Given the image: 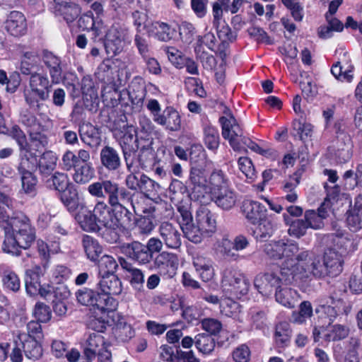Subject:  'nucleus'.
<instances>
[{
    "instance_id": "obj_29",
    "label": "nucleus",
    "mask_w": 362,
    "mask_h": 362,
    "mask_svg": "<svg viewBox=\"0 0 362 362\" xmlns=\"http://www.w3.org/2000/svg\"><path fill=\"white\" fill-rule=\"evenodd\" d=\"M127 204H121L112 206V227L125 228L131 226L134 216L131 211L127 207Z\"/></svg>"
},
{
    "instance_id": "obj_40",
    "label": "nucleus",
    "mask_w": 362,
    "mask_h": 362,
    "mask_svg": "<svg viewBox=\"0 0 362 362\" xmlns=\"http://www.w3.org/2000/svg\"><path fill=\"white\" fill-rule=\"evenodd\" d=\"M284 220L287 225H289L288 233L291 236L297 238L305 235L309 228L305 218L291 220L288 216L284 215Z\"/></svg>"
},
{
    "instance_id": "obj_43",
    "label": "nucleus",
    "mask_w": 362,
    "mask_h": 362,
    "mask_svg": "<svg viewBox=\"0 0 362 362\" xmlns=\"http://www.w3.org/2000/svg\"><path fill=\"white\" fill-rule=\"evenodd\" d=\"M297 293L291 288L280 287L276 291L275 298L280 304L287 308H293L296 305Z\"/></svg>"
},
{
    "instance_id": "obj_58",
    "label": "nucleus",
    "mask_w": 362,
    "mask_h": 362,
    "mask_svg": "<svg viewBox=\"0 0 362 362\" xmlns=\"http://www.w3.org/2000/svg\"><path fill=\"white\" fill-rule=\"evenodd\" d=\"M312 314L313 308L311 303L309 301H303L300 305L299 311L293 313L292 320L294 322L301 324L304 322L306 319L310 317Z\"/></svg>"
},
{
    "instance_id": "obj_25",
    "label": "nucleus",
    "mask_w": 362,
    "mask_h": 362,
    "mask_svg": "<svg viewBox=\"0 0 362 362\" xmlns=\"http://www.w3.org/2000/svg\"><path fill=\"white\" fill-rule=\"evenodd\" d=\"M45 272V263L43 267L35 266L26 271L25 276V289L30 296L37 295V291L42 284V278Z\"/></svg>"
},
{
    "instance_id": "obj_13",
    "label": "nucleus",
    "mask_w": 362,
    "mask_h": 362,
    "mask_svg": "<svg viewBox=\"0 0 362 362\" xmlns=\"http://www.w3.org/2000/svg\"><path fill=\"white\" fill-rule=\"evenodd\" d=\"M163 243L169 249L177 250L182 245L181 233L179 228L168 221L162 222L158 228Z\"/></svg>"
},
{
    "instance_id": "obj_21",
    "label": "nucleus",
    "mask_w": 362,
    "mask_h": 362,
    "mask_svg": "<svg viewBox=\"0 0 362 362\" xmlns=\"http://www.w3.org/2000/svg\"><path fill=\"white\" fill-rule=\"evenodd\" d=\"M97 286L103 298L110 297V295H119L122 291V281L115 274L100 277Z\"/></svg>"
},
{
    "instance_id": "obj_17",
    "label": "nucleus",
    "mask_w": 362,
    "mask_h": 362,
    "mask_svg": "<svg viewBox=\"0 0 362 362\" xmlns=\"http://www.w3.org/2000/svg\"><path fill=\"white\" fill-rule=\"evenodd\" d=\"M352 144L348 134H342L340 139H337L334 144L329 147L330 153L339 163H346L351 157Z\"/></svg>"
},
{
    "instance_id": "obj_62",
    "label": "nucleus",
    "mask_w": 362,
    "mask_h": 362,
    "mask_svg": "<svg viewBox=\"0 0 362 362\" xmlns=\"http://www.w3.org/2000/svg\"><path fill=\"white\" fill-rule=\"evenodd\" d=\"M33 314L37 320L40 322H47L52 317L50 308L43 303L35 304Z\"/></svg>"
},
{
    "instance_id": "obj_56",
    "label": "nucleus",
    "mask_w": 362,
    "mask_h": 362,
    "mask_svg": "<svg viewBox=\"0 0 362 362\" xmlns=\"http://www.w3.org/2000/svg\"><path fill=\"white\" fill-rule=\"evenodd\" d=\"M349 333V329L342 325H334L331 327L329 333L325 334L324 338L327 341H336L345 339Z\"/></svg>"
},
{
    "instance_id": "obj_34",
    "label": "nucleus",
    "mask_w": 362,
    "mask_h": 362,
    "mask_svg": "<svg viewBox=\"0 0 362 362\" xmlns=\"http://www.w3.org/2000/svg\"><path fill=\"white\" fill-rule=\"evenodd\" d=\"M112 207H111L107 202L103 199H98L95 204L93 212L99 224L103 226H111L112 221H111Z\"/></svg>"
},
{
    "instance_id": "obj_26",
    "label": "nucleus",
    "mask_w": 362,
    "mask_h": 362,
    "mask_svg": "<svg viewBox=\"0 0 362 362\" xmlns=\"http://www.w3.org/2000/svg\"><path fill=\"white\" fill-rule=\"evenodd\" d=\"M196 221L206 235H210L216 230V221L214 214L206 207H200L196 213Z\"/></svg>"
},
{
    "instance_id": "obj_27",
    "label": "nucleus",
    "mask_w": 362,
    "mask_h": 362,
    "mask_svg": "<svg viewBox=\"0 0 362 362\" xmlns=\"http://www.w3.org/2000/svg\"><path fill=\"white\" fill-rule=\"evenodd\" d=\"M79 136L81 141L92 148H97L101 142L98 128L90 122H84L79 126Z\"/></svg>"
},
{
    "instance_id": "obj_6",
    "label": "nucleus",
    "mask_w": 362,
    "mask_h": 362,
    "mask_svg": "<svg viewBox=\"0 0 362 362\" xmlns=\"http://www.w3.org/2000/svg\"><path fill=\"white\" fill-rule=\"evenodd\" d=\"M122 134L119 139V144L122 151L127 169L128 171H132L136 163V153L143 139L141 138L139 139L136 128L133 125L127 126Z\"/></svg>"
},
{
    "instance_id": "obj_23",
    "label": "nucleus",
    "mask_w": 362,
    "mask_h": 362,
    "mask_svg": "<svg viewBox=\"0 0 362 362\" xmlns=\"http://www.w3.org/2000/svg\"><path fill=\"white\" fill-rule=\"evenodd\" d=\"M242 211L247 221L253 225H256L259 220L267 216L265 206L259 202L252 200L243 202Z\"/></svg>"
},
{
    "instance_id": "obj_24",
    "label": "nucleus",
    "mask_w": 362,
    "mask_h": 362,
    "mask_svg": "<svg viewBox=\"0 0 362 362\" xmlns=\"http://www.w3.org/2000/svg\"><path fill=\"white\" fill-rule=\"evenodd\" d=\"M101 165L108 171L115 172L122 166L119 152L110 146H105L100 152Z\"/></svg>"
},
{
    "instance_id": "obj_53",
    "label": "nucleus",
    "mask_w": 362,
    "mask_h": 362,
    "mask_svg": "<svg viewBox=\"0 0 362 362\" xmlns=\"http://www.w3.org/2000/svg\"><path fill=\"white\" fill-rule=\"evenodd\" d=\"M204 141L209 149L211 151L217 149L219 146V134L218 130L211 126L204 127Z\"/></svg>"
},
{
    "instance_id": "obj_1",
    "label": "nucleus",
    "mask_w": 362,
    "mask_h": 362,
    "mask_svg": "<svg viewBox=\"0 0 362 362\" xmlns=\"http://www.w3.org/2000/svg\"><path fill=\"white\" fill-rule=\"evenodd\" d=\"M296 259L300 278L334 277L342 271L340 255L332 250H326L322 257L315 255L310 251H302L296 256Z\"/></svg>"
},
{
    "instance_id": "obj_38",
    "label": "nucleus",
    "mask_w": 362,
    "mask_h": 362,
    "mask_svg": "<svg viewBox=\"0 0 362 362\" xmlns=\"http://www.w3.org/2000/svg\"><path fill=\"white\" fill-rule=\"evenodd\" d=\"M39 55L35 51L24 52L21 58L20 71L23 75L31 76L35 71V68L37 66Z\"/></svg>"
},
{
    "instance_id": "obj_64",
    "label": "nucleus",
    "mask_w": 362,
    "mask_h": 362,
    "mask_svg": "<svg viewBox=\"0 0 362 362\" xmlns=\"http://www.w3.org/2000/svg\"><path fill=\"white\" fill-rule=\"evenodd\" d=\"M250 356V349L246 344L238 346L232 353V356L235 362H249Z\"/></svg>"
},
{
    "instance_id": "obj_57",
    "label": "nucleus",
    "mask_w": 362,
    "mask_h": 362,
    "mask_svg": "<svg viewBox=\"0 0 362 362\" xmlns=\"http://www.w3.org/2000/svg\"><path fill=\"white\" fill-rule=\"evenodd\" d=\"M20 122L26 127L28 133L35 129L38 130L40 127H44L37 117L28 110L21 113Z\"/></svg>"
},
{
    "instance_id": "obj_11",
    "label": "nucleus",
    "mask_w": 362,
    "mask_h": 362,
    "mask_svg": "<svg viewBox=\"0 0 362 362\" xmlns=\"http://www.w3.org/2000/svg\"><path fill=\"white\" fill-rule=\"evenodd\" d=\"M35 167L27 157L22 158L18 166V173L21 175L22 189L25 194H31L35 191L37 180L32 173Z\"/></svg>"
},
{
    "instance_id": "obj_22",
    "label": "nucleus",
    "mask_w": 362,
    "mask_h": 362,
    "mask_svg": "<svg viewBox=\"0 0 362 362\" xmlns=\"http://www.w3.org/2000/svg\"><path fill=\"white\" fill-rule=\"evenodd\" d=\"M327 238L329 241V247L327 250H332L340 255L342 264L343 255L347 252L349 246L352 244L351 240L340 229H337L335 233L329 234Z\"/></svg>"
},
{
    "instance_id": "obj_41",
    "label": "nucleus",
    "mask_w": 362,
    "mask_h": 362,
    "mask_svg": "<svg viewBox=\"0 0 362 362\" xmlns=\"http://www.w3.org/2000/svg\"><path fill=\"white\" fill-rule=\"evenodd\" d=\"M53 11L55 16H62L67 23H70L79 16L81 8L78 4L71 1Z\"/></svg>"
},
{
    "instance_id": "obj_8",
    "label": "nucleus",
    "mask_w": 362,
    "mask_h": 362,
    "mask_svg": "<svg viewBox=\"0 0 362 362\" xmlns=\"http://www.w3.org/2000/svg\"><path fill=\"white\" fill-rule=\"evenodd\" d=\"M15 233L21 247L28 249L35 240V228L32 227L30 219L25 216L11 218L8 223Z\"/></svg>"
},
{
    "instance_id": "obj_28",
    "label": "nucleus",
    "mask_w": 362,
    "mask_h": 362,
    "mask_svg": "<svg viewBox=\"0 0 362 362\" xmlns=\"http://www.w3.org/2000/svg\"><path fill=\"white\" fill-rule=\"evenodd\" d=\"M107 344L100 334L95 332L90 334L84 344V356L87 361H92L96 356V353Z\"/></svg>"
},
{
    "instance_id": "obj_44",
    "label": "nucleus",
    "mask_w": 362,
    "mask_h": 362,
    "mask_svg": "<svg viewBox=\"0 0 362 362\" xmlns=\"http://www.w3.org/2000/svg\"><path fill=\"white\" fill-rule=\"evenodd\" d=\"M180 228L182 230L185 238L194 243H201L202 237L204 234H205L204 232L201 230L199 225H194L193 220L186 223H182Z\"/></svg>"
},
{
    "instance_id": "obj_20",
    "label": "nucleus",
    "mask_w": 362,
    "mask_h": 362,
    "mask_svg": "<svg viewBox=\"0 0 362 362\" xmlns=\"http://www.w3.org/2000/svg\"><path fill=\"white\" fill-rule=\"evenodd\" d=\"M156 123L165 127L170 132H177L181 129V118L179 112L172 107H167L161 115L156 118Z\"/></svg>"
},
{
    "instance_id": "obj_31",
    "label": "nucleus",
    "mask_w": 362,
    "mask_h": 362,
    "mask_svg": "<svg viewBox=\"0 0 362 362\" xmlns=\"http://www.w3.org/2000/svg\"><path fill=\"white\" fill-rule=\"evenodd\" d=\"M257 224L252 233L256 240L263 242L272 235L276 226L274 219L266 216Z\"/></svg>"
},
{
    "instance_id": "obj_2",
    "label": "nucleus",
    "mask_w": 362,
    "mask_h": 362,
    "mask_svg": "<svg viewBox=\"0 0 362 362\" xmlns=\"http://www.w3.org/2000/svg\"><path fill=\"white\" fill-rule=\"evenodd\" d=\"M87 191L97 199H106L110 206L129 204L136 215L141 216L142 213H146V209L139 203V199H142V197L138 193L130 192L114 180H98L90 184Z\"/></svg>"
},
{
    "instance_id": "obj_12",
    "label": "nucleus",
    "mask_w": 362,
    "mask_h": 362,
    "mask_svg": "<svg viewBox=\"0 0 362 362\" xmlns=\"http://www.w3.org/2000/svg\"><path fill=\"white\" fill-rule=\"evenodd\" d=\"M153 267L160 274L172 277L178 266V258L176 255L163 251L158 254L152 260Z\"/></svg>"
},
{
    "instance_id": "obj_42",
    "label": "nucleus",
    "mask_w": 362,
    "mask_h": 362,
    "mask_svg": "<svg viewBox=\"0 0 362 362\" xmlns=\"http://www.w3.org/2000/svg\"><path fill=\"white\" fill-rule=\"evenodd\" d=\"M49 187H53L57 191L64 192L70 185L69 178L67 174L60 172H55L46 180Z\"/></svg>"
},
{
    "instance_id": "obj_61",
    "label": "nucleus",
    "mask_w": 362,
    "mask_h": 362,
    "mask_svg": "<svg viewBox=\"0 0 362 362\" xmlns=\"http://www.w3.org/2000/svg\"><path fill=\"white\" fill-rule=\"evenodd\" d=\"M60 199L67 210L74 212L78 208V201L77 193L69 191V192H62Z\"/></svg>"
},
{
    "instance_id": "obj_54",
    "label": "nucleus",
    "mask_w": 362,
    "mask_h": 362,
    "mask_svg": "<svg viewBox=\"0 0 362 362\" xmlns=\"http://www.w3.org/2000/svg\"><path fill=\"white\" fill-rule=\"evenodd\" d=\"M358 201L356 200L354 209L347 213L346 223L349 229L357 231L362 228V214L359 212Z\"/></svg>"
},
{
    "instance_id": "obj_14",
    "label": "nucleus",
    "mask_w": 362,
    "mask_h": 362,
    "mask_svg": "<svg viewBox=\"0 0 362 362\" xmlns=\"http://www.w3.org/2000/svg\"><path fill=\"white\" fill-rule=\"evenodd\" d=\"M41 59L48 69L52 83H59L63 79L61 59L52 52L44 49L41 54Z\"/></svg>"
},
{
    "instance_id": "obj_47",
    "label": "nucleus",
    "mask_w": 362,
    "mask_h": 362,
    "mask_svg": "<svg viewBox=\"0 0 362 362\" xmlns=\"http://www.w3.org/2000/svg\"><path fill=\"white\" fill-rule=\"evenodd\" d=\"M117 267L118 264L114 257L110 255H103L98 261L100 277L115 275Z\"/></svg>"
},
{
    "instance_id": "obj_16",
    "label": "nucleus",
    "mask_w": 362,
    "mask_h": 362,
    "mask_svg": "<svg viewBox=\"0 0 362 362\" xmlns=\"http://www.w3.org/2000/svg\"><path fill=\"white\" fill-rule=\"evenodd\" d=\"M237 199L236 193L228 187L211 190V200L224 211L232 209L235 206Z\"/></svg>"
},
{
    "instance_id": "obj_55",
    "label": "nucleus",
    "mask_w": 362,
    "mask_h": 362,
    "mask_svg": "<svg viewBox=\"0 0 362 362\" xmlns=\"http://www.w3.org/2000/svg\"><path fill=\"white\" fill-rule=\"evenodd\" d=\"M160 188V187L158 183L148 177L145 174L141 173V180L139 191L143 193L146 197H148L158 192Z\"/></svg>"
},
{
    "instance_id": "obj_7",
    "label": "nucleus",
    "mask_w": 362,
    "mask_h": 362,
    "mask_svg": "<svg viewBox=\"0 0 362 362\" xmlns=\"http://www.w3.org/2000/svg\"><path fill=\"white\" fill-rule=\"evenodd\" d=\"M221 287L226 295L238 297L247 293L249 284L240 271L227 268L223 272Z\"/></svg>"
},
{
    "instance_id": "obj_60",
    "label": "nucleus",
    "mask_w": 362,
    "mask_h": 362,
    "mask_svg": "<svg viewBox=\"0 0 362 362\" xmlns=\"http://www.w3.org/2000/svg\"><path fill=\"white\" fill-rule=\"evenodd\" d=\"M179 33L182 42L190 44L194 39L196 30L192 23L185 21L179 27Z\"/></svg>"
},
{
    "instance_id": "obj_46",
    "label": "nucleus",
    "mask_w": 362,
    "mask_h": 362,
    "mask_svg": "<svg viewBox=\"0 0 362 362\" xmlns=\"http://www.w3.org/2000/svg\"><path fill=\"white\" fill-rule=\"evenodd\" d=\"M194 344L199 352L203 354H211L215 348V340L211 335L199 334L195 337Z\"/></svg>"
},
{
    "instance_id": "obj_49",
    "label": "nucleus",
    "mask_w": 362,
    "mask_h": 362,
    "mask_svg": "<svg viewBox=\"0 0 362 362\" xmlns=\"http://www.w3.org/2000/svg\"><path fill=\"white\" fill-rule=\"evenodd\" d=\"M46 127H42L38 130L28 132L30 145L34 146L37 151L46 147L48 145V138L45 134Z\"/></svg>"
},
{
    "instance_id": "obj_33",
    "label": "nucleus",
    "mask_w": 362,
    "mask_h": 362,
    "mask_svg": "<svg viewBox=\"0 0 362 362\" xmlns=\"http://www.w3.org/2000/svg\"><path fill=\"white\" fill-rule=\"evenodd\" d=\"M73 180L78 185H86L95 177V168L92 163H78L74 168Z\"/></svg>"
},
{
    "instance_id": "obj_51",
    "label": "nucleus",
    "mask_w": 362,
    "mask_h": 362,
    "mask_svg": "<svg viewBox=\"0 0 362 362\" xmlns=\"http://www.w3.org/2000/svg\"><path fill=\"white\" fill-rule=\"evenodd\" d=\"M284 245L283 240L271 242L264 245V252L270 259H281L284 257Z\"/></svg>"
},
{
    "instance_id": "obj_3",
    "label": "nucleus",
    "mask_w": 362,
    "mask_h": 362,
    "mask_svg": "<svg viewBox=\"0 0 362 362\" xmlns=\"http://www.w3.org/2000/svg\"><path fill=\"white\" fill-rule=\"evenodd\" d=\"M219 120L222 125L223 137L229 140L230 146L235 151H240L245 149V146L260 155L264 156L272 155L269 149H263L250 139L243 136V130L233 115H230L229 118L221 117Z\"/></svg>"
},
{
    "instance_id": "obj_18",
    "label": "nucleus",
    "mask_w": 362,
    "mask_h": 362,
    "mask_svg": "<svg viewBox=\"0 0 362 362\" xmlns=\"http://www.w3.org/2000/svg\"><path fill=\"white\" fill-rule=\"evenodd\" d=\"M254 285L262 295L267 296L272 294L274 288L276 291L281 287L279 276L275 272L258 274L254 280Z\"/></svg>"
},
{
    "instance_id": "obj_50",
    "label": "nucleus",
    "mask_w": 362,
    "mask_h": 362,
    "mask_svg": "<svg viewBox=\"0 0 362 362\" xmlns=\"http://www.w3.org/2000/svg\"><path fill=\"white\" fill-rule=\"evenodd\" d=\"M144 144L139 146V148L138 152L136 153V156L135 157V165L139 164L141 166H144L147 162V160L150 158V157L153 156V140L152 139H144Z\"/></svg>"
},
{
    "instance_id": "obj_48",
    "label": "nucleus",
    "mask_w": 362,
    "mask_h": 362,
    "mask_svg": "<svg viewBox=\"0 0 362 362\" xmlns=\"http://www.w3.org/2000/svg\"><path fill=\"white\" fill-rule=\"evenodd\" d=\"M291 331L289 325L285 322H280L276 326L275 341L279 346H286L290 342Z\"/></svg>"
},
{
    "instance_id": "obj_52",
    "label": "nucleus",
    "mask_w": 362,
    "mask_h": 362,
    "mask_svg": "<svg viewBox=\"0 0 362 362\" xmlns=\"http://www.w3.org/2000/svg\"><path fill=\"white\" fill-rule=\"evenodd\" d=\"M3 286L6 289L18 292L21 288V281L18 276L11 270H6L2 276Z\"/></svg>"
},
{
    "instance_id": "obj_5",
    "label": "nucleus",
    "mask_w": 362,
    "mask_h": 362,
    "mask_svg": "<svg viewBox=\"0 0 362 362\" xmlns=\"http://www.w3.org/2000/svg\"><path fill=\"white\" fill-rule=\"evenodd\" d=\"M78 303L85 306H91L102 313L112 312L116 308V301L112 297L103 298L100 293L89 288L78 289L75 293Z\"/></svg>"
},
{
    "instance_id": "obj_37",
    "label": "nucleus",
    "mask_w": 362,
    "mask_h": 362,
    "mask_svg": "<svg viewBox=\"0 0 362 362\" xmlns=\"http://www.w3.org/2000/svg\"><path fill=\"white\" fill-rule=\"evenodd\" d=\"M82 245L88 259L91 262L98 260L103 252V247L96 239L90 235H85L82 238Z\"/></svg>"
},
{
    "instance_id": "obj_30",
    "label": "nucleus",
    "mask_w": 362,
    "mask_h": 362,
    "mask_svg": "<svg viewBox=\"0 0 362 362\" xmlns=\"http://www.w3.org/2000/svg\"><path fill=\"white\" fill-rule=\"evenodd\" d=\"M21 347L25 356L32 360H37L42 356V348L36 339L30 337H26V334L18 335Z\"/></svg>"
},
{
    "instance_id": "obj_59",
    "label": "nucleus",
    "mask_w": 362,
    "mask_h": 362,
    "mask_svg": "<svg viewBox=\"0 0 362 362\" xmlns=\"http://www.w3.org/2000/svg\"><path fill=\"white\" fill-rule=\"evenodd\" d=\"M12 137L17 142L21 151L28 152L30 150V145L28 144L25 134L18 125H14L11 130Z\"/></svg>"
},
{
    "instance_id": "obj_19",
    "label": "nucleus",
    "mask_w": 362,
    "mask_h": 362,
    "mask_svg": "<svg viewBox=\"0 0 362 362\" xmlns=\"http://www.w3.org/2000/svg\"><path fill=\"white\" fill-rule=\"evenodd\" d=\"M4 24L7 33L13 37L23 36L27 32L26 19L21 12L11 11L8 15Z\"/></svg>"
},
{
    "instance_id": "obj_36",
    "label": "nucleus",
    "mask_w": 362,
    "mask_h": 362,
    "mask_svg": "<svg viewBox=\"0 0 362 362\" xmlns=\"http://www.w3.org/2000/svg\"><path fill=\"white\" fill-rule=\"evenodd\" d=\"M57 162V157L54 152L51 151L44 152L40 157L37 163L41 175L45 177L51 175L56 168Z\"/></svg>"
},
{
    "instance_id": "obj_10",
    "label": "nucleus",
    "mask_w": 362,
    "mask_h": 362,
    "mask_svg": "<svg viewBox=\"0 0 362 362\" xmlns=\"http://www.w3.org/2000/svg\"><path fill=\"white\" fill-rule=\"evenodd\" d=\"M119 250L123 255L139 265H146L151 262L145 245L139 241L122 243Z\"/></svg>"
},
{
    "instance_id": "obj_35",
    "label": "nucleus",
    "mask_w": 362,
    "mask_h": 362,
    "mask_svg": "<svg viewBox=\"0 0 362 362\" xmlns=\"http://www.w3.org/2000/svg\"><path fill=\"white\" fill-rule=\"evenodd\" d=\"M279 278V284L289 285L296 281L297 277L300 278L299 271L297 269V263L293 266L289 260L285 261L277 274Z\"/></svg>"
},
{
    "instance_id": "obj_15",
    "label": "nucleus",
    "mask_w": 362,
    "mask_h": 362,
    "mask_svg": "<svg viewBox=\"0 0 362 362\" xmlns=\"http://www.w3.org/2000/svg\"><path fill=\"white\" fill-rule=\"evenodd\" d=\"M128 30L120 26H112L106 34L105 47L107 53L117 54L120 52L122 42L125 40Z\"/></svg>"
},
{
    "instance_id": "obj_4",
    "label": "nucleus",
    "mask_w": 362,
    "mask_h": 362,
    "mask_svg": "<svg viewBox=\"0 0 362 362\" xmlns=\"http://www.w3.org/2000/svg\"><path fill=\"white\" fill-rule=\"evenodd\" d=\"M30 90L25 92L26 103L30 107H40V101H45L49 97L52 84L46 74L35 72L30 76Z\"/></svg>"
},
{
    "instance_id": "obj_9",
    "label": "nucleus",
    "mask_w": 362,
    "mask_h": 362,
    "mask_svg": "<svg viewBox=\"0 0 362 362\" xmlns=\"http://www.w3.org/2000/svg\"><path fill=\"white\" fill-rule=\"evenodd\" d=\"M199 163L193 161L192 153L190 156L192 166L189 177V186L192 187V194L197 199L204 197L203 193L206 190L207 173L204 160V154L202 153Z\"/></svg>"
},
{
    "instance_id": "obj_63",
    "label": "nucleus",
    "mask_w": 362,
    "mask_h": 362,
    "mask_svg": "<svg viewBox=\"0 0 362 362\" xmlns=\"http://www.w3.org/2000/svg\"><path fill=\"white\" fill-rule=\"evenodd\" d=\"M160 356L164 360L169 362H179L178 353L180 351L179 346H175L174 349L173 346L165 344L160 346Z\"/></svg>"
},
{
    "instance_id": "obj_39",
    "label": "nucleus",
    "mask_w": 362,
    "mask_h": 362,
    "mask_svg": "<svg viewBox=\"0 0 362 362\" xmlns=\"http://www.w3.org/2000/svg\"><path fill=\"white\" fill-rule=\"evenodd\" d=\"M193 265L204 281L207 282L213 278L214 272L210 261L197 257L194 258Z\"/></svg>"
},
{
    "instance_id": "obj_32",
    "label": "nucleus",
    "mask_w": 362,
    "mask_h": 362,
    "mask_svg": "<svg viewBox=\"0 0 362 362\" xmlns=\"http://www.w3.org/2000/svg\"><path fill=\"white\" fill-rule=\"evenodd\" d=\"M75 219L81 228L87 232H95L100 228L93 211L81 209L75 216Z\"/></svg>"
},
{
    "instance_id": "obj_45",
    "label": "nucleus",
    "mask_w": 362,
    "mask_h": 362,
    "mask_svg": "<svg viewBox=\"0 0 362 362\" xmlns=\"http://www.w3.org/2000/svg\"><path fill=\"white\" fill-rule=\"evenodd\" d=\"M21 246L15 233L5 227V238L3 243L2 250L4 252L18 256L21 255Z\"/></svg>"
}]
</instances>
